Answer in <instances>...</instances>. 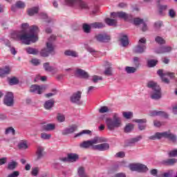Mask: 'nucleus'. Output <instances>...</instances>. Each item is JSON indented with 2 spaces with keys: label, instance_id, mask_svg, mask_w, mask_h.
I'll use <instances>...</instances> for the list:
<instances>
[{
  "label": "nucleus",
  "instance_id": "obj_62",
  "mask_svg": "<svg viewBox=\"0 0 177 177\" xmlns=\"http://www.w3.org/2000/svg\"><path fill=\"white\" fill-rule=\"evenodd\" d=\"M169 16L171 19H174L176 16V12H175V10L174 9L169 10Z\"/></svg>",
  "mask_w": 177,
  "mask_h": 177
},
{
  "label": "nucleus",
  "instance_id": "obj_22",
  "mask_svg": "<svg viewBox=\"0 0 177 177\" xmlns=\"http://www.w3.org/2000/svg\"><path fill=\"white\" fill-rule=\"evenodd\" d=\"M120 42L121 45L123 47L128 46L129 45V40L128 39V35L124 34V33H120Z\"/></svg>",
  "mask_w": 177,
  "mask_h": 177
},
{
  "label": "nucleus",
  "instance_id": "obj_25",
  "mask_svg": "<svg viewBox=\"0 0 177 177\" xmlns=\"http://www.w3.org/2000/svg\"><path fill=\"white\" fill-rule=\"evenodd\" d=\"M53 106H55V100L53 99L46 101L44 104V107L46 109V110H50Z\"/></svg>",
  "mask_w": 177,
  "mask_h": 177
},
{
  "label": "nucleus",
  "instance_id": "obj_10",
  "mask_svg": "<svg viewBox=\"0 0 177 177\" xmlns=\"http://www.w3.org/2000/svg\"><path fill=\"white\" fill-rule=\"evenodd\" d=\"M129 168L131 171H137L138 172H147L149 171L147 166L140 163L131 164Z\"/></svg>",
  "mask_w": 177,
  "mask_h": 177
},
{
  "label": "nucleus",
  "instance_id": "obj_4",
  "mask_svg": "<svg viewBox=\"0 0 177 177\" xmlns=\"http://www.w3.org/2000/svg\"><path fill=\"white\" fill-rule=\"evenodd\" d=\"M162 138L169 139V140H171L173 143L176 142V136L174 134L171 133L169 131H164L162 133L157 132L153 136H149V140H156V139L160 140L162 139Z\"/></svg>",
  "mask_w": 177,
  "mask_h": 177
},
{
  "label": "nucleus",
  "instance_id": "obj_60",
  "mask_svg": "<svg viewBox=\"0 0 177 177\" xmlns=\"http://www.w3.org/2000/svg\"><path fill=\"white\" fill-rule=\"evenodd\" d=\"M168 156L169 157H177V149L169 151Z\"/></svg>",
  "mask_w": 177,
  "mask_h": 177
},
{
  "label": "nucleus",
  "instance_id": "obj_42",
  "mask_svg": "<svg viewBox=\"0 0 177 177\" xmlns=\"http://www.w3.org/2000/svg\"><path fill=\"white\" fill-rule=\"evenodd\" d=\"M77 175L79 177H88L85 173V168L80 167L77 169Z\"/></svg>",
  "mask_w": 177,
  "mask_h": 177
},
{
  "label": "nucleus",
  "instance_id": "obj_43",
  "mask_svg": "<svg viewBox=\"0 0 177 177\" xmlns=\"http://www.w3.org/2000/svg\"><path fill=\"white\" fill-rule=\"evenodd\" d=\"M104 21L108 26H117V20L116 19L106 18L104 19Z\"/></svg>",
  "mask_w": 177,
  "mask_h": 177
},
{
  "label": "nucleus",
  "instance_id": "obj_30",
  "mask_svg": "<svg viewBox=\"0 0 177 177\" xmlns=\"http://www.w3.org/2000/svg\"><path fill=\"white\" fill-rule=\"evenodd\" d=\"M56 128V126L54 124H47L42 126V130L48 132L49 131H53Z\"/></svg>",
  "mask_w": 177,
  "mask_h": 177
},
{
  "label": "nucleus",
  "instance_id": "obj_58",
  "mask_svg": "<svg viewBox=\"0 0 177 177\" xmlns=\"http://www.w3.org/2000/svg\"><path fill=\"white\" fill-rule=\"evenodd\" d=\"M145 22V21H143V19H141L140 18H136L133 20V24H135V26H140V24H142Z\"/></svg>",
  "mask_w": 177,
  "mask_h": 177
},
{
  "label": "nucleus",
  "instance_id": "obj_19",
  "mask_svg": "<svg viewBox=\"0 0 177 177\" xmlns=\"http://www.w3.org/2000/svg\"><path fill=\"white\" fill-rule=\"evenodd\" d=\"M146 45L145 44H138L136 46L133 50V52L134 53H138L140 55H142V53H145L146 52Z\"/></svg>",
  "mask_w": 177,
  "mask_h": 177
},
{
  "label": "nucleus",
  "instance_id": "obj_14",
  "mask_svg": "<svg viewBox=\"0 0 177 177\" xmlns=\"http://www.w3.org/2000/svg\"><path fill=\"white\" fill-rule=\"evenodd\" d=\"M150 117H163L164 118H168V113L164 111H149Z\"/></svg>",
  "mask_w": 177,
  "mask_h": 177
},
{
  "label": "nucleus",
  "instance_id": "obj_12",
  "mask_svg": "<svg viewBox=\"0 0 177 177\" xmlns=\"http://www.w3.org/2000/svg\"><path fill=\"white\" fill-rule=\"evenodd\" d=\"M45 89H46V86H45L34 84L30 86V92L32 93H37V95H41Z\"/></svg>",
  "mask_w": 177,
  "mask_h": 177
},
{
  "label": "nucleus",
  "instance_id": "obj_41",
  "mask_svg": "<svg viewBox=\"0 0 177 177\" xmlns=\"http://www.w3.org/2000/svg\"><path fill=\"white\" fill-rule=\"evenodd\" d=\"M18 149H20L21 150H26L28 149V145H27V141L22 140L19 142L18 144Z\"/></svg>",
  "mask_w": 177,
  "mask_h": 177
},
{
  "label": "nucleus",
  "instance_id": "obj_18",
  "mask_svg": "<svg viewBox=\"0 0 177 177\" xmlns=\"http://www.w3.org/2000/svg\"><path fill=\"white\" fill-rule=\"evenodd\" d=\"M133 121L134 122H137V124H138V129L140 131H145V129H146V127H147L146 124L147 120L146 119H136Z\"/></svg>",
  "mask_w": 177,
  "mask_h": 177
},
{
  "label": "nucleus",
  "instance_id": "obj_3",
  "mask_svg": "<svg viewBox=\"0 0 177 177\" xmlns=\"http://www.w3.org/2000/svg\"><path fill=\"white\" fill-rule=\"evenodd\" d=\"M105 123L109 131H114L115 129H118V128H121L122 127V119L120 117V114L114 113L112 118H107L106 119Z\"/></svg>",
  "mask_w": 177,
  "mask_h": 177
},
{
  "label": "nucleus",
  "instance_id": "obj_29",
  "mask_svg": "<svg viewBox=\"0 0 177 177\" xmlns=\"http://www.w3.org/2000/svg\"><path fill=\"white\" fill-rule=\"evenodd\" d=\"M43 67L45 71H47L48 73H52V71H56V68L50 66V64L49 62H45L43 64Z\"/></svg>",
  "mask_w": 177,
  "mask_h": 177
},
{
  "label": "nucleus",
  "instance_id": "obj_21",
  "mask_svg": "<svg viewBox=\"0 0 177 177\" xmlns=\"http://www.w3.org/2000/svg\"><path fill=\"white\" fill-rule=\"evenodd\" d=\"M75 75L78 77H81V78H84V80H88V78H89L88 73L81 68H77L76 70Z\"/></svg>",
  "mask_w": 177,
  "mask_h": 177
},
{
  "label": "nucleus",
  "instance_id": "obj_34",
  "mask_svg": "<svg viewBox=\"0 0 177 177\" xmlns=\"http://www.w3.org/2000/svg\"><path fill=\"white\" fill-rule=\"evenodd\" d=\"M39 19H42L43 20H45L46 23H52L53 20L52 18H50L48 17V15L44 12H40L39 15Z\"/></svg>",
  "mask_w": 177,
  "mask_h": 177
},
{
  "label": "nucleus",
  "instance_id": "obj_7",
  "mask_svg": "<svg viewBox=\"0 0 177 177\" xmlns=\"http://www.w3.org/2000/svg\"><path fill=\"white\" fill-rule=\"evenodd\" d=\"M104 142H106V138L102 137H95L91 140L84 141L83 142L80 143V147H81V149H88V147L93 146V145L103 143Z\"/></svg>",
  "mask_w": 177,
  "mask_h": 177
},
{
  "label": "nucleus",
  "instance_id": "obj_20",
  "mask_svg": "<svg viewBox=\"0 0 177 177\" xmlns=\"http://www.w3.org/2000/svg\"><path fill=\"white\" fill-rule=\"evenodd\" d=\"M162 165H165L166 167H172L177 164L176 158H169L161 161Z\"/></svg>",
  "mask_w": 177,
  "mask_h": 177
},
{
  "label": "nucleus",
  "instance_id": "obj_48",
  "mask_svg": "<svg viewBox=\"0 0 177 177\" xmlns=\"http://www.w3.org/2000/svg\"><path fill=\"white\" fill-rule=\"evenodd\" d=\"M91 81L94 84H97V82H99V81H103V77L102 76L93 75V76H92Z\"/></svg>",
  "mask_w": 177,
  "mask_h": 177
},
{
  "label": "nucleus",
  "instance_id": "obj_56",
  "mask_svg": "<svg viewBox=\"0 0 177 177\" xmlns=\"http://www.w3.org/2000/svg\"><path fill=\"white\" fill-rule=\"evenodd\" d=\"M132 129H133V124H128L124 127V132H126V133H128L131 132V131H132Z\"/></svg>",
  "mask_w": 177,
  "mask_h": 177
},
{
  "label": "nucleus",
  "instance_id": "obj_13",
  "mask_svg": "<svg viewBox=\"0 0 177 177\" xmlns=\"http://www.w3.org/2000/svg\"><path fill=\"white\" fill-rule=\"evenodd\" d=\"M78 129V126L77 124H72L69 127L65 128L62 131V135L66 136V135H70V133H74L75 131Z\"/></svg>",
  "mask_w": 177,
  "mask_h": 177
},
{
  "label": "nucleus",
  "instance_id": "obj_5",
  "mask_svg": "<svg viewBox=\"0 0 177 177\" xmlns=\"http://www.w3.org/2000/svg\"><path fill=\"white\" fill-rule=\"evenodd\" d=\"M147 86L153 91L151 95V99L153 100H160L162 97V94L161 93V87L153 81L149 82L147 83Z\"/></svg>",
  "mask_w": 177,
  "mask_h": 177
},
{
  "label": "nucleus",
  "instance_id": "obj_51",
  "mask_svg": "<svg viewBox=\"0 0 177 177\" xmlns=\"http://www.w3.org/2000/svg\"><path fill=\"white\" fill-rule=\"evenodd\" d=\"M57 120L58 122H64L66 121V116L64 114L58 113L57 115Z\"/></svg>",
  "mask_w": 177,
  "mask_h": 177
},
{
  "label": "nucleus",
  "instance_id": "obj_26",
  "mask_svg": "<svg viewBox=\"0 0 177 177\" xmlns=\"http://www.w3.org/2000/svg\"><path fill=\"white\" fill-rule=\"evenodd\" d=\"M68 158L69 160V162H75L80 160V156L77 153H71L68 154Z\"/></svg>",
  "mask_w": 177,
  "mask_h": 177
},
{
  "label": "nucleus",
  "instance_id": "obj_57",
  "mask_svg": "<svg viewBox=\"0 0 177 177\" xmlns=\"http://www.w3.org/2000/svg\"><path fill=\"white\" fill-rule=\"evenodd\" d=\"M41 139H44V140H49L50 138H52V135L48 134L46 133H43L41 134Z\"/></svg>",
  "mask_w": 177,
  "mask_h": 177
},
{
  "label": "nucleus",
  "instance_id": "obj_1",
  "mask_svg": "<svg viewBox=\"0 0 177 177\" xmlns=\"http://www.w3.org/2000/svg\"><path fill=\"white\" fill-rule=\"evenodd\" d=\"M38 32H39V28L36 25H33L30 28L28 33L15 31L11 34V37L13 39H19L22 41L23 44L30 45V42H37L38 41Z\"/></svg>",
  "mask_w": 177,
  "mask_h": 177
},
{
  "label": "nucleus",
  "instance_id": "obj_36",
  "mask_svg": "<svg viewBox=\"0 0 177 177\" xmlns=\"http://www.w3.org/2000/svg\"><path fill=\"white\" fill-rule=\"evenodd\" d=\"M39 12V7H33L28 10V16H34V15H37Z\"/></svg>",
  "mask_w": 177,
  "mask_h": 177
},
{
  "label": "nucleus",
  "instance_id": "obj_11",
  "mask_svg": "<svg viewBox=\"0 0 177 177\" xmlns=\"http://www.w3.org/2000/svg\"><path fill=\"white\" fill-rule=\"evenodd\" d=\"M3 103L8 107H12V106L15 104V96L13 95V93L8 92L6 93Z\"/></svg>",
  "mask_w": 177,
  "mask_h": 177
},
{
  "label": "nucleus",
  "instance_id": "obj_31",
  "mask_svg": "<svg viewBox=\"0 0 177 177\" xmlns=\"http://www.w3.org/2000/svg\"><path fill=\"white\" fill-rule=\"evenodd\" d=\"M131 16H132V15L128 14L125 12H118V17H119V19H124V20H128L129 17H131Z\"/></svg>",
  "mask_w": 177,
  "mask_h": 177
},
{
  "label": "nucleus",
  "instance_id": "obj_27",
  "mask_svg": "<svg viewBox=\"0 0 177 177\" xmlns=\"http://www.w3.org/2000/svg\"><path fill=\"white\" fill-rule=\"evenodd\" d=\"M168 9V6L159 5L158 7V15L159 16H165V10Z\"/></svg>",
  "mask_w": 177,
  "mask_h": 177
},
{
  "label": "nucleus",
  "instance_id": "obj_9",
  "mask_svg": "<svg viewBox=\"0 0 177 177\" xmlns=\"http://www.w3.org/2000/svg\"><path fill=\"white\" fill-rule=\"evenodd\" d=\"M95 38L101 44H109L111 41V36L107 33H99L95 36Z\"/></svg>",
  "mask_w": 177,
  "mask_h": 177
},
{
  "label": "nucleus",
  "instance_id": "obj_52",
  "mask_svg": "<svg viewBox=\"0 0 177 177\" xmlns=\"http://www.w3.org/2000/svg\"><path fill=\"white\" fill-rule=\"evenodd\" d=\"M9 133H12V135H15L16 130L13 127H8L5 131V135H9Z\"/></svg>",
  "mask_w": 177,
  "mask_h": 177
},
{
  "label": "nucleus",
  "instance_id": "obj_40",
  "mask_svg": "<svg viewBox=\"0 0 177 177\" xmlns=\"http://www.w3.org/2000/svg\"><path fill=\"white\" fill-rule=\"evenodd\" d=\"M98 111L100 114H104L106 113L111 112L110 108H109V106H100V108L98 109Z\"/></svg>",
  "mask_w": 177,
  "mask_h": 177
},
{
  "label": "nucleus",
  "instance_id": "obj_39",
  "mask_svg": "<svg viewBox=\"0 0 177 177\" xmlns=\"http://www.w3.org/2000/svg\"><path fill=\"white\" fill-rule=\"evenodd\" d=\"M17 165H18L17 162L12 160L8 163V169H10V171H13L16 169V168L17 167Z\"/></svg>",
  "mask_w": 177,
  "mask_h": 177
},
{
  "label": "nucleus",
  "instance_id": "obj_44",
  "mask_svg": "<svg viewBox=\"0 0 177 177\" xmlns=\"http://www.w3.org/2000/svg\"><path fill=\"white\" fill-rule=\"evenodd\" d=\"M138 68L136 66H126L125 67V71L127 74H134L136 71H137Z\"/></svg>",
  "mask_w": 177,
  "mask_h": 177
},
{
  "label": "nucleus",
  "instance_id": "obj_15",
  "mask_svg": "<svg viewBox=\"0 0 177 177\" xmlns=\"http://www.w3.org/2000/svg\"><path fill=\"white\" fill-rule=\"evenodd\" d=\"M93 150H97L98 151H106L110 149V145L108 143H102L92 147Z\"/></svg>",
  "mask_w": 177,
  "mask_h": 177
},
{
  "label": "nucleus",
  "instance_id": "obj_2",
  "mask_svg": "<svg viewBox=\"0 0 177 177\" xmlns=\"http://www.w3.org/2000/svg\"><path fill=\"white\" fill-rule=\"evenodd\" d=\"M64 2L68 6H76L77 5L80 9L89 12L91 16H95L99 12V6L93 3L84 1V0H64Z\"/></svg>",
  "mask_w": 177,
  "mask_h": 177
},
{
  "label": "nucleus",
  "instance_id": "obj_63",
  "mask_svg": "<svg viewBox=\"0 0 177 177\" xmlns=\"http://www.w3.org/2000/svg\"><path fill=\"white\" fill-rule=\"evenodd\" d=\"M6 162H8V158L3 157V158H0V167H1V165H5V164H6Z\"/></svg>",
  "mask_w": 177,
  "mask_h": 177
},
{
  "label": "nucleus",
  "instance_id": "obj_47",
  "mask_svg": "<svg viewBox=\"0 0 177 177\" xmlns=\"http://www.w3.org/2000/svg\"><path fill=\"white\" fill-rule=\"evenodd\" d=\"M157 63H158V61L156 59H149L147 61V66L149 68L155 67V66H157Z\"/></svg>",
  "mask_w": 177,
  "mask_h": 177
},
{
  "label": "nucleus",
  "instance_id": "obj_64",
  "mask_svg": "<svg viewBox=\"0 0 177 177\" xmlns=\"http://www.w3.org/2000/svg\"><path fill=\"white\" fill-rule=\"evenodd\" d=\"M20 175V172L18 171H13L12 174H9L8 177H17Z\"/></svg>",
  "mask_w": 177,
  "mask_h": 177
},
{
  "label": "nucleus",
  "instance_id": "obj_8",
  "mask_svg": "<svg viewBox=\"0 0 177 177\" xmlns=\"http://www.w3.org/2000/svg\"><path fill=\"white\" fill-rule=\"evenodd\" d=\"M81 97H82V91H77L75 93H73L70 96V102L73 104H77V106H82V104H84V102L81 100Z\"/></svg>",
  "mask_w": 177,
  "mask_h": 177
},
{
  "label": "nucleus",
  "instance_id": "obj_59",
  "mask_svg": "<svg viewBox=\"0 0 177 177\" xmlns=\"http://www.w3.org/2000/svg\"><path fill=\"white\" fill-rule=\"evenodd\" d=\"M104 75L111 76L113 75V72L111 71V67H108L105 68V71H104Z\"/></svg>",
  "mask_w": 177,
  "mask_h": 177
},
{
  "label": "nucleus",
  "instance_id": "obj_53",
  "mask_svg": "<svg viewBox=\"0 0 177 177\" xmlns=\"http://www.w3.org/2000/svg\"><path fill=\"white\" fill-rule=\"evenodd\" d=\"M122 115L124 118H126V120H130L131 117H133V113L129 111V112H123Z\"/></svg>",
  "mask_w": 177,
  "mask_h": 177
},
{
  "label": "nucleus",
  "instance_id": "obj_24",
  "mask_svg": "<svg viewBox=\"0 0 177 177\" xmlns=\"http://www.w3.org/2000/svg\"><path fill=\"white\" fill-rule=\"evenodd\" d=\"M157 74L160 77L162 82H164L165 84H169V80L165 77L166 75H165V73H164V70L159 69L157 71Z\"/></svg>",
  "mask_w": 177,
  "mask_h": 177
},
{
  "label": "nucleus",
  "instance_id": "obj_17",
  "mask_svg": "<svg viewBox=\"0 0 177 177\" xmlns=\"http://www.w3.org/2000/svg\"><path fill=\"white\" fill-rule=\"evenodd\" d=\"M172 50V47L169 46H164L157 48L155 52L158 54L169 53Z\"/></svg>",
  "mask_w": 177,
  "mask_h": 177
},
{
  "label": "nucleus",
  "instance_id": "obj_38",
  "mask_svg": "<svg viewBox=\"0 0 177 177\" xmlns=\"http://www.w3.org/2000/svg\"><path fill=\"white\" fill-rule=\"evenodd\" d=\"M92 28H104L106 25L102 22H95L91 24Z\"/></svg>",
  "mask_w": 177,
  "mask_h": 177
},
{
  "label": "nucleus",
  "instance_id": "obj_54",
  "mask_svg": "<svg viewBox=\"0 0 177 177\" xmlns=\"http://www.w3.org/2000/svg\"><path fill=\"white\" fill-rule=\"evenodd\" d=\"M10 85H17L19 84V80L17 77H12L8 80Z\"/></svg>",
  "mask_w": 177,
  "mask_h": 177
},
{
  "label": "nucleus",
  "instance_id": "obj_37",
  "mask_svg": "<svg viewBox=\"0 0 177 177\" xmlns=\"http://www.w3.org/2000/svg\"><path fill=\"white\" fill-rule=\"evenodd\" d=\"M64 55L65 56H71L72 57H78V53L71 50H65Z\"/></svg>",
  "mask_w": 177,
  "mask_h": 177
},
{
  "label": "nucleus",
  "instance_id": "obj_28",
  "mask_svg": "<svg viewBox=\"0 0 177 177\" xmlns=\"http://www.w3.org/2000/svg\"><path fill=\"white\" fill-rule=\"evenodd\" d=\"M36 155H37V161L41 160L44 156V147H37V150L36 151Z\"/></svg>",
  "mask_w": 177,
  "mask_h": 177
},
{
  "label": "nucleus",
  "instance_id": "obj_6",
  "mask_svg": "<svg viewBox=\"0 0 177 177\" xmlns=\"http://www.w3.org/2000/svg\"><path fill=\"white\" fill-rule=\"evenodd\" d=\"M56 39V37L55 35H51L50 37L48 39V42L46 43V48H44L41 50L39 54L41 57H48L50 53L55 50V48L53 47V44L50 41H55Z\"/></svg>",
  "mask_w": 177,
  "mask_h": 177
},
{
  "label": "nucleus",
  "instance_id": "obj_61",
  "mask_svg": "<svg viewBox=\"0 0 177 177\" xmlns=\"http://www.w3.org/2000/svg\"><path fill=\"white\" fill-rule=\"evenodd\" d=\"M115 157L116 158H124V157H125V152L124 151H120L118 152L115 155Z\"/></svg>",
  "mask_w": 177,
  "mask_h": 177
},
{
  "label": "nucleus",
  "instance_id": "obj_46",
  "mask_svg": "<svg viewBox=\"0 0 177 177\" xmlns=\"http://www.w3.org/2000/svg\"><path fill=\"white\" fill-rule=\"evenodd\" d=\"M133 63L136 68H139V67H140V58H139V57H134Z\"/></svg>",
  "mask_w": 177,
  "mask_h": 177
},
{
  "label": "nucleus",
  "instance_id": "obj_50",
  "mask_svg": "<svg viewBox=\"0 0 177 177\" xmlns=\"http://www.w3.org/2000/svg\"><path fill=\"white\" fill-rule=\"evenodd\" d=\"M155 41L159 45H164L165 44V40L160 36H157L155 38Z\"/></svg>",
  "mask_w": 177,
  "mask_h": 177
},
{
  "label": "nucleus",
  "instance_id": "obj_49",
  "mask_svg": "<svg viewBox=\"0 0 177 177\" xmlns=\"http://www.w3.org/2000/svg\"><path fill=\"white\" fill-rule=\"evenodd\" d=\"M172 174H174V170H168L165 173H163L162 174H159L158 176V177H171V176H172Z\"/></svg>",
  "mask_w": 177,
  "mask_h": 177
},
{
  "label": "nucleus",
  "instance_id": "obj_32",
  "mask_svg": "<svg viewBox=\"0 0 177 177\" xmlns=\"http://www.w3.org/2000/svg\"><path fill=\"white\" fill-rule=\"evenodd\" d=\"M26 51L28 55H37L38 53H39V50L37 48H34L32 47L26 48Z\"/></svg>",
  "mask_w": 177,
  "mask_h": 177
},
{
  "label": "nucleus",
  "instance_id": "obj_45",
  "mask_svg": "<svg viewBox=\"0 0 177 177\" xmlns=\"http://www.w3.org/2000/svg\"><path fill=\"white\" fill-rule=\"evenodd\" d=\"M82 28L86 34H89V32H91V28H92V26H91V24H83Z\"/></svg>",
  "mask_w": 177,
  "mask_h": 177
},
{
  "label": "nucleus",
  "instance_id": "obj_33",
  "mask_svg": "<svg viewBox=\"0 0 177 177\" xmlns=\"http://www.w3.org/2000/svg\"><path fill=\"white\" fill-rule=\"evenodd\" d=\"M8 74H10V68L9 66H6L0 69V77H5Z\"/></svg>",
  "mask_w": 177,
  "mask_h": 177
},
{
  "label": "nucleus",
  "instance_id": "obj_16",
  "mask_svg": "<svg viewBox=\"0 0 177 177\" xmlns=\"http://www.w3.org/2000/svg\"><path fill=\"white\" fill-rule=\"evenodd\" d=\"M24 8H26V3L23 1H18L11 6V10L12 12H17V9H24Z\"/></svg>",
  "mask_w": 177,
  "mask_h": 177
},
{
  "label": "nucleus",
  "instance_id": "obj_55",
  "mask_svg": "<svg viewBox=\"0 0 177 177\" xmlns=\"http://www.w3.org/2000/svg\"><path fill=\"white\" fill-rule=\"evenodd\" d=\"M89 133H91L90 130H83L80 133L75 134V138H78L79 136H82V135H85V134L89 135Z\"/></svg>",
  "mask_w": 177,
  "mask_h": 177
},
{
  "label": "nucleus",
  "instance_id": "obj_35",
  "mask_svg": "<svg viewBox=\"0 0 177 177\" xmlns=\"http://www.w3.org/2000/svg\"><path fill=\"white\" fill-rule=\"evenodd\" d=\"M31 26H30V25L28 23H24L21 24V28L22 30H21V32H22V34H27L30 32V28Z\"/></svg>",
  "mask_w": 177,
  "mask_h": 177
},
{
  "label": "nucleus",
  "instance_id": "obj_23",
  "mask_svg": "<svg viewBox=\"0 0 177 177\" xmlns=\"http://www.w3.org/2000/svg\"><path fill=\"white\" fill-rule=\"evenodd\" d=\"M142 136H138L136 138H131L129 140H127V146H134L136 143H138V142H139V140H142Z\"/></svg>",
  "mask_w": 177,
  "mask_h": 177
}]
</instances>
